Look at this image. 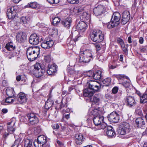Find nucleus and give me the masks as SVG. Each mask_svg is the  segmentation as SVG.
<instances>
[{
  "label": "nucleus",
  "instance_id": "f257e3e1",
  "mask_svg": "<svg viewBox=\"0 0 147 147\" xmlns=\"http://www.w3.org/2000/svg\"><path fill=\"white\" fill-rule=\"evenodd\" d=\"M97 82L95 81H90L87 83V88L83 91V95L85 97H90L94 93L98 91L100 89L99 86L96 84Z\"/></svg>",
  "mask_w": 147,
  "mask_h": 147
},
{
  "label": "nucleus",
  "instance_id": "f03ea898",
  "mask_svg": "<svg viewBox=\"0 0 147 147\" xmlns=\"http://www.w3.org/2000/svg\"><path fill=\"white\" fill-rule=\"evenodd\" d=\"M131 129L130 125L128 123L124 122L118 128L117 130V133L119 134L125 135L126 138H129L133 136L130 133Z\"/></svg>",
  "mask_w": 147,
  "mask_h": 147
},
{
  "label": "nucleus",
  "instance_id": "7ed1b4c3",
  "mask_svg": "<svg viewBox=\"0 0 147 147\" xmlns=\"http://www.w3.org/2000/svg\"><path fill=\"white\" fill-rule=\"evenodd\" d=\"M39 48L37 46L30 47L27 50V57L30 61H33L38 57L40 53Z\"/></svg>",
  "mask_w": 147,
  "mask_h": 147
},
{
  "label": "nucleus",
  "instance_id": "20e7f679",
  "mask_svg": "<svg viewBox=\"0 0 147 147\" xmlns=\"http://www.w3.org/2000/svg\"><path fill=\"white\" fill-rule=\"evenodd\" d=\"M80 62L88 63L92 59L93 55L90 50H85L84 51H80Z\"/></svg>",
  "mask_w": 147,
  "mask_h": 147
},
{
  "label": "nucleus",
  "instance_id": "39448f33",
  "mask_svg": "<svg viewBox=\"0 0 147 147\" xmlns=\"http://www.w3.org/2000/svg\"><path fill=\"white\" fill-rule=\"evenodd\" d=\"M91 39L97 43L102 42L104 39V36L102 31L99 30H95L90 33Z\"/></svg>",
  "mask_w": 147,
  "mask_h": 147
},
{
  "label": "nucleus",
  "instance_id": "423d86ee",
  "mask_svg": "<svg viewBox=\"0 0 147 147\" xmlns=\"http://www.w3.org/2000/svg\"><path fill=\"white\" fill-rule=\"evenodd\" d=\"M120 15L118 13L113 14L112 17L111 21L109 22L107 24L108 28L111 29L118 26L119 24Z\"/></svg>",
  "mask_w": 147,
  "mask_h": 147
},
{
  "label": "nucleus",
  "instance_id": "0eeeda50",
  "mask_svg": "<svg viewBox=\"0 0 147 147\" xmlns=\"http://www.w3.org/2000/svg\"><path fill=\"white\" fill-rule=\"evenodd\" d=\"M45 73L44 67H41L40 63H36L34 65L33 73L36 78L43 76Z\"/></svg>",
  "mask_w": 147,
  "mask_h": 147
},
{
  "label": "nucleus",
  "instance_id": "6e6552de",
  "mask_svg": "<svg viewBox=\"0 0 147 147\" xmlns=\"http://www.w3.org/2000/svg\"><path fill=\"white\" fill-rule=\"evenodd\" d=\"M47 142V137L44 135H41L38 137L37 140L34 141V144L35 147H43Z\"/></svg>",
  "mask_w": 147,
  "mask_h": 147
},
{
  "label": "nucleus",
  "instance_id": "1a4fd4ad",
  "mask_svg": "<svg viewBox=\"0 0 147 147\" xmlns=\"http://www.w3.org/2000/svg\"><path fill=\"white\" fill-rule=\"evenodd\" d=\"M104 117L101 115H98L94 117L93 121L96 126L100 125L101 129L106 128L107 125L103 122Z\"/></svg>",
  "mask_w": 147,
  "mask_h": 147
},
{
  "label": "nucleus",
  "instance_id": "9d476101",
  "mask_svg": "<svg viewBox=\"0 0 147 147\" xmlns=\"http://www.w3.org/2000/svg\"><path fill=\"white\" fill-rule=\"evenodd\" d=\"M117 77L119 81L123 80L122 84L126 88H128L131 85V81L128 77L124 75L119 74L117 75Z\"/></svg>",
  "mask_w": 147,
  "mask_h": 147
},
{
  "label": "nucleus",
  "instance_id": "9b49d317",
  "mask_svg": "<svg viewBox=\"0 0 147 147\" xmlns=\"http://www.w3.org/2000/svg\"><path fill=\"white\" fill-rule=\"evenodd\" d=\"M16 98L17 103L20 104H23L26 103L28 99L26 94L22 92L19 93L16 97Z\"/></svg>",
  "mask_w": 147,
  "mask_h": 147
},
{
  "label": "nucleus",
  "instance_id": "f8f14e48",
  "mask_svg": "<svg viewBox=\"0 0 147 147\" xmlns=\"http://www.w3.org/2000/svg\"><path fill=\"white\" fill-rule=\"evenodd\" d=\"M85 139L83 135L81 134H76L74 137V142L76 144L80 145L82 144Z\"/></svg>",
  "mask_w": 147,
  "mask_h": 147
},
{
  "label": "nucleus",
  "instance_id": "ddd939ff",
  "mask_svg": "<svg viewBox=\"0 0 147 147\" xmlns=\"http://www.w3.org/2000/svg\"><path fill=\"white\" fill-rule=\"evenodd\" d=\"M105 11L104 7L101 5H98L93 9L94 13L96 16L104 15Z\"/></svg>",
  "mask_w": 147,
  "mask_h": 147
},
{
  "label": "nucleus",
  "instance_id": "4468645a",
  "mask_svg": "<svg viewBox=\"0 0 147 147\" xmlns=\"http://www.w3.org/2000/svg\"><path fill=\"white\" fill-rule=\"evenodd\" d=\"M108 118L109 121L114 123L118 122L119 120V116L115 111L109 115Z\"/></svg>",
  "mask_w": 147,
  "mask_h": 147
},
{
  "label": "nucleus",
  "instance_id": "2eb2a0df",
  "mask_svg": "<svg viewBox=\"0 0 147 147\" xmlns=\"http://www.w3.org/2000/svg\"><path fill=\"white\" fill-rule=\"evenodd\" d=\"M126 104L129 107H132L136 105V102L133 96L127 95L125 98Z\"/></svg>",
  "mask_w": 147,
  "mask_h": 147
},
{
  "label": "nucleus",
  "instance_id": "dca6fc26",
  "mask_svg": "<svg viewBox=\"0 0 147 147\" xmlns=\"http://www.w3.org/2000/svg\"><path fill=\"white\" fill-rule=\"evenodd\" d=\"M7 14L9 19L13 18L16 15V10H15L13 7H7Z\"/></svg>",
  "mask_w": 147,
  "mask_h": 147
},
{
  "label": "nucleus",
  "instance_id": "f3484780",
  "mask_svg": "<svg viewBox=\"0 0 147 147\" xmlns=\"http://www.w3.org/2000/svg\"><path fill=\"white\" fill-rule=\"evenodd\" d=\"M16 38V40L18 42L23 43L26 41V36L25 33L21 32L17 33Z\"/></svg>",
  "mask_w": 147,
  "mask_h": 147
},
{
  "label": "nucleus",
  "instance_id": "a211bd4d",
  "mask_svg": "<svg viewBox=\"0 0 147 147\" xmlns=\"http://www.w3.org/2000/svg\"><path fill=\"white\" fill-rule=\"evenodd\" d=\"M61 23L64 27L67 29H69L72 23V18L70 17H67L62 21Z\"/></svg>",
  "mask_w": 147,
  "mask_h": 147
},
{
  "label": "nucleus",
  "instance_id": "6ab92c4d",
  "mask_svg": "<svg viewBox=\"0 0 147 147\" xmlns=\"http://www.w3.org/2000/svg\"><path fill=\"white\" fill-rule=\"evenodd\" d=\"M91 74V75H88V76L92 77L94 79L96 80H100L102 77V72L100 70H97L95 72H93L92 71L90 72Z\"/></svg>",
  "mask_w": 147,
  "mask_h": 147
},
{
  "label": "nucleus",
  "instance_id": "aec40b11",
  "mask_svg": "<svg viewBox=\"0 0 147 147\" xmlns=\"http://www.w3.org/2000/svg\"><path fill=\"white\" fill-rule=\"evenodd\" d=\"M29 42L31 45H36L39 43L38 37L36 34H32L29 37Z\"/></svg>",
  "mask_w": 147,
  "mask_h": 147
},
{
  "label": "nucleus",
  "instance_id": "412c9836",
  "mask_svg": "<svg viewBox=\"0 0 147 147\" xmlns=\"http://www.w3.org/2000/svg\"><path fill=\"white\" fill-rule=\"evenodd\" d=\"M130 17V12L128 11H125L123 13L122 19L121 20V23L125 24L129 20Z\"/></svg>",
  "mask_w": 147,
  "mask_h": 147
},
{
  "label": "nucleus",
  "instance_id": "4be33fe9",
  "mask_svg": "<svg viewBox=\"0 0 147 147\" xmlns=\"http://www.w3.org/2000/svg\"><path fill=\"white\" fill-rule=\"evenodd\" d=\"M28 117L31 125H34L38 122V117L34 113H30Z\"/></svg>",
  "mask_w": 147,
  "mask_h": 147
},
{
  "label": "nucleus",
  "instance_id": "5701e85b",
  "mask_svg": "<svg viewBox=\"0 0 147 147\" xmlns=\"http://www.w3.org/2000/svg\"><path fill=\"white\" fill-rule=\"evenodd\" d=\"M57 65L55 64L49 65L48 69L47 70V73L49 75L53 74L57 71Z\"/></svg>",
  "mask_w": 147,
  "mask_h": 147
},
{
  "label": "nucleus",
  "instance_id": "b1692460",
  "mask_svg": "<svg viewBox=\"0 0 147 147\" xmlns=\"http://www.w3.org/2000/svg\"><path fill=\"white\" fill-rule=\"evenodd\" d=\"M81 14L80 15V18L87 23H90L91 20L90 14L84 11H83L82 13H81Z\"/></svg>",
  "mask_w": 147,
  "mask_h": 147
},
{
  "label": "nucleus",
  "instance_id": "393cba45",
  "mask_svg": "<svg viewBox=\"0 0 147 147\" xmlns=\"http://www.w3.org/2000/svg\"><path fill=\"white\" fill-rule=\"evenodd\" d=\"M138 94L140 96V102L141 103L144 104L147 102V88L142 95L140 93Z\"/></svg>",
  "mask_w": 147,
  "mask_h": 147
},
{
  "label": "nucleus",
  "instance_id": "a878e982",
  "mask_svg": "<svg viewBox=\"0 0 147 147\" xmlns=\"http://www.w3.org/2000/svg\"><path fill=\"white\" fill-rule=\"evenodd\" d=\"M17 103V102L16 101V97H9L7 98L5 100V101H3L1 102V104L4 105H6V103Z\"/></svg>",
  "mask_w": 147,
  "mask_h": 147
},
{
  "label": "nucleus",
  "instance_id": "bb28decb",
  "mask_svg": "<svg viewBox=\"0 0 147 147\" xmlns=\"http://www.w3.org/2000/svg\"><path fill=\"white\" fill-rule=\"evenodd\" d=\"M15 122H12L11 121V122L7 123V130L10 134L13 133L15 130Z\"/></svg>",
  "mask_w": 147,
  "mask_h": 147
},
{
  "label": "nucleus",
  "instance_id": "cd10ccee",
  "mask_svg": "<svg viewBox=\"0 0 147 147\" xmlns=\"http://www.w3.org/2000/svg\"><path fill=\"white\" fill-rule=\"evenodd\" d=\"M86 22L84 21L79 22L77 26V29L79 30H82L83 31H84L87 25Z\"/></svg>",
  "mask_w": 147,
  "mask_h": 147
},
{
  "label": "nucleus",
  "instance_id": "c85d7f7f",
  "mask_svg": "<svg viewBox=\"0 0 147 147\" xmlns=\"http://www.w3.org/2000/svg\"><path fill=\"white\" fill-rule=\"evenodd\" d=\"M107 131L106 134L107 135L109 136L113 137L116 135V133L113 127L110 126H106Z\"/></svg>",
  "mask_w": 147,
  "mask_h": 147
},
{
  "label": "nucleus",
  "instance_id": "c756f323",
  "mask_svg": "<svg viewBox=\"0 0 147 147\" xmlns=\"http://www.w3.org/2000/svg\"><path fill=\"white\" fill-rule=\"evenodd\" d=\"M136 123L137 127L140 128L143 127L145 124V121L141 117L137 118L136 120Z\"/></svg>",
  "mask_w": 147,
  "mask_h": 147
},
{
  "label": "nucleus",
  "instance_id": "7c9ffc66",
  "mask_svg": "<svg viewBox=\"0 0 147 147\" xmlns=\"http://www.w3.org/2000/svg\"><path fill=\"white\" fill-rule=\"evenodd\" d=\"M6 93L7 95L9 97H16L14 96V89L9 87H8L6 90Z\"/></svg>",
  "mask_w": 147,
  "mask_h": 147
},
{
  "label": "nucleus",
  "instance_id": "2f4dec72",
  "mask_svg": "<svg viewBox=\"0 0 147 147\" xmlns=\"http://www.w3.org/2000/svg\"><path fill=\"white\" fill-rule=\"evenodd\" d=\"M98 107L95 108L94 109H92V110L89 113V114L91 116H93V117H95L99 115V112L100 111L98 110Z\"/></svg>",
  "mask_w": 147,
  "mask_h": 147
},
{
  "label": "nucleus",
  "instance_id": "473e14b6",
  "mask_svg": "<svg viewBox=\"0 0 147 147\" xmlns=\"http://www.w3.org/2000/svg\"><path fill=\"white\" fill-rule=\"evenodd\" d=\"M54 102L51 99H48L45 102V108L47 110L49 109L52 106Z\"/></svg>",
  "mask_w": 147,
  "mask_h": 147
},
{
  "label": "nucleus",
  "instance_id": "72a5a7b5",
  "mask_svg": "<svg viewBox=\"0 0 147 147\" xmlns=\"http://www.w3.org/2000/svg\"><path fill=\"white\" fill-rule=\"evenodd\" d=\"M5 47L9 51H12L15 48V46L12 42H10L6 44Z\"/></svg>",
  "mask_w": 147,
  "mask_h": 147
},
{
  "label": "nucleus",
  "instance_id": "f704fd0d",
  "mask_svg": "<svg viewBox=\"0 0 147 147\" xmlns=\"http://www.w3.org/2000/svg\"><path fill=\"white\" fill-rule=\"evenodd\" d=\"M38 4L35 2H31L28 3V4L25 6V8H30L32 9H35L36 7Z\"/></svg>",
  "mask_w": 147,
  "mask_h": 147
},
{
  "label": "nucleus",
  "instance_id": "c9c22d12",
  "mask_svg": "<svg viewBox=\"0 0 147 147\" xmlns=\"http://www.w3.org/2000/svg\"><path fill=\"white\" fill-rule=\"evenodd\" d=\"M24 147H31L32 145V141L28 139L24 140Z\"/></svg>",
  "mask_w": 147,
  "mask_h": 147
},
{
  "label": "nucleus",
  "instance_id": "e433bc0d",
  "mask_svg": "<svg viewBox=\"0 0 147 147\" xmlns=\"http://www.w3.org/2000/svg\"><path fill=\"white\" fill-rule=\"evenodd\" d=\"M100 100L99 97L98 96L97 94H95L93 97V99L92 100V107H94V103L96 104Z\"/></svg>",
  "mask_w": 147,
  "mask_h": 147
},
{
  "label": "nucleus",
  "instance_id": "4c0bfd02",
  "mask_svg": "<svg viewBox=\"0 0 147 147\" xmlns=\"http://www.w3.org/2000/svg\"><path fill=\"white\" fill-rule=\"evenodd\" d=\"M111 79L110 78H107L102 81V83L103 84V86H108L110 84Z\"/></svg>",
  "mask_w": 147,
  "mask_h": 147
},
{
  "label": "nucleus",
  "instance_id": "58836bf2",
  "mask_svg": "<svg viewBox=\"0 0 147 147\" xmlns=\"http://www.w3.org/2000/svg\"><path fill=\"white\" fill-rule=\"evenodd\" d=\"M74 11L76 13H78L77 15H80L81 13H82L84 11L82 7H76L74 8Z\"/></svg>",
  "mask_w": 147,
  "mask_h": 147
},
{
  "label": "nucleus",
  "instance_id": "ea45409f",
  "mask_svg": "<svg viewBox=\"0 0 147 147\" xmlns=\"http://www.w3.org/2000/svg\"><path fill=\"white\" fill-rule=\"evenodd\" d=\"M41 47L45 49H48L52 47V42H50L49 44L47 45L46 42H43L41 43Z\"/></svg>",
  "mask_w": 147,
  "mask_h": 147
},
{
  "label": "nucleus",
  "instance_id": "a19ab883",
  "mask_svg": "<svg viewBox=\"0 0 147 147\" xmlns=\"http://www.w3.org/2000/svg\"><path fill=\"white\" fill-rule=\"evenodd\" d=\"M30 18L28 17L22 16L20 18V21L23 23L25 24L28 23L29 21Z\"/></svg>",
  "mask_w": 147,
  "mask_h": 147
},
{
  "label": "nucleus",
  "instance_id": "79ce46f5",
  "mask_svg": "<svg viewBox=\"0 0 147 147\" xmlns=\"http://www.w3.org/2000/svg\"><path fill=\"white\" fill-rule=\"evenodd\" d=\"M21 140L20 138H18L16 140L13 144L12 145V147H18L19 145Z\"/></svg>",
  "mask_w": 147,
  "mask_h": 147
},
{
  "label": "nucleus",
  "instance_id": "37998d69",
  "mask_svg": "<svg viewBox=\"0 0 147 147\" xmlns=\"http://www.w3.org/2000/svg\"><path fill=\"white\" fill-rule=\"evenodd\" d=\"M60 20L58 17H56L53 19V23L54 25H57L60 22Z\"/></svg>",
  "mask_w": 147,
  "mask_h": 147
},
{
  "label": "nucleus",
  "instance_id": "c03bdc74",
  "mask_svg": "<svg viewBox=\"0 0 147 147\" xmlns=\"http://www.w3.org/2000/svg\"><path fill=\"white\" fill-rule=\"evenodd\" d=\"M43 42H46L47 45H48V44H49L50 42L51 43V42H52V46H53L54 43L53 40L48 38H46L45 40Z\"/></svg>",
  "mask_w": 147,
  "mask_h": 147
},
{
  "label": "nucleus",
  "instance_id": "a18cd8bd",
  "mask_svg": "<svg viewBox=\"0 0 147 147\" xmlns=\"http://www.w3.org/2000/svg\"><path fill=\"white\" fill-rule=\"evenodd\" d=\"M44 60L46 62L48 63L51 62V59L50 55H48L45 56Z\"/></svg>",
  "mask_w": 147,
  "mask_h": 147
},
{
  "label": "nucleus",
  "instance_id": "49530a36",
  "mask_svg": "<svg viewBox=\"0 0 147 147\" xmlns=\"http://www.w3.org/2000/svg\"><path fill=\"white\" fill-rule=\"evenodd\" d=\"M49 3L50 4H57L59 2V0H47Z\"/></svg>",
  "mask_w": 147,
  "mask_h": 147
},
{
  "label": "nucleus",
  "instance_id": "de8ad7c7",
  "mask_svg": "<svg viewBox=\"0 0 147 147\" xmlns=\"http://www.w3.org/2000/svg\"><path fill=\"white\" fill-rule=\"evenodd\" d=\"M135 113L136 114L140 116H141L142 115V111L140 109H136L135 111Z\"/></svg>",
  "mask_w": 147,
  "mask_h": 147
},
{
  "label": "nucleus",
  "instance_id": "09e8293b",
  "mask_svg": "<svg viewBox=\"0 0 147 147\" xmlns=\"http://www.w3.org/2000/svg\"><path fill=\"white\" fill-rule=\"evenodd\" d=\"M68 2L70 4H77L79 3L78 0H67Z\"/></svg>",
  "mask_w": 147,
  "mask_h": 147
},
{
  "label": "nucleus",
  "instance_id": "8fccbe9b",
  "mask_svg": "<svg viewBox=\"0 0 147 147\" xmlns=\"http://www.w3.org/2000/svg\"><path fill=\"white\" fill-rule=\"evenodd\" d=\"M51 126L53 129H57L59 127V126L58 123L53 124Z\"/></svg>",
  "mask_w": 147,
  "mask_h": 147
},
{
  "label": "nucleus",
  "instance_id": "3c124183",
  "mask_svg": "<svg viewBox=\"0 0 147 147\" xmlns=\"http://www.w3.org/2000/svg\"><path fill=\"white\" fill-rule=\"evenodd\" d=\"M118 88L117 87H114L112 89V91L113 93L115 94L117 93L118 91Z\"/></svg>",
  "mask_w": 147,
  "mask_h": 147
},
{
  "label": "nucleus",
  "instance_id": "603ef678",
  "mask_svg": "<svg viewBox=\"0 0 147 147\" xmlns=\"http://www.w3.org/2000/svg\"><path fill=\"white\" fill-rule=\"evenodd\" d=\"M67 107V105H66V103H65V104H63L62 101H61V105H60V109H61V108L65 107Z\"/></svg>",
  "mask_w": 147,
  "mask_h": 147
},
{
  "label": "nucleus",
  "instance_id": "864d4df0",
  "mask_svg": "<svg viewBox=\"0 0 147 147\" xmlns=\"http://www.w3.org/2000/svg\"><path fill=\"white\" fill-rule=\"evenodd\" d=\"M70 111V110L69 109H63L62 111V112L63 114H65L66 113H68Z\"/></svg>",
  "mask_w": 147,
  "mask_h": 147
},
{
  "label": "nucleus",
  "instance_id": "5fc2aeb1",
  "mask_svg": "<svg viewBox=\"0 0 147 147\" xmlns=\"http://www.w3.org/2000/svg\"><path fill=\"white\" fill-rule=\"evenodd\" d=\"M95 46L97 51H99L101 47H100V46L99 44H96L95 45Z\"/></svg>",
  "mask_w": 147,
  "mask_h": 147
},
{
  "label": "nucleus",
  "instance_id": "6e6d98bb",
  "mask_svg": "<svg viewBox=\"0 0 147 147\" xmlns=\"http://www.w3.org/2000/svg\"><path fill=\"white\" fill-rule=\"evenodd\" d=\"M63 118H65L67 120H68L69 118V113L67 114V115H64V114H63Z\"/></svg>",
  "mask_w": 147,
  "mask_h": 147
},
{
  "label": "nucleus",
  "instance_id": "4d7b16f0",
  "mask_svg": "<svg viewBox=\"0 0 147 147\" xmlns=\"http://www.w3.org/2000/svg\"><path fill=\"white\" fill-rule=\"evenodd\" d=\"M140 51L142 52H145L147 51V49L145 47H142L140 48Z\"/></svg>",
  "mask_w": 147,
  "mask_h": 147
},
{
  "label": "nucleus",
  "instance_id": "13d9d810",
  "mask_svg": "<svg viewBox=\"0 0 147 147\" xmlns=\"http://www.w3.org/2000/svg\"><path fill=\"white\" fill-rule=\"evenodd\" d=\"M138 3V0H134V3L132 5V7L135 8L136 7V5Z\"/></svg>",
  "mask_w": 147,
  "mask_h": 147
},
{
  "label": "nucleus",
  "instance_id": "bf43d9fd",
  "mask_svg": "<svg viewBox=\"0 0 147 147\" xmlns=\"http://www.w3.org/2000/svg\"><path fill=\"white\" fill-rule=\"evenodd\" d=\"M139 42L140 43L142 44L143 43L144 39L142 37H141L139 39Z\"/></svg>",
  "mask_w": 147,
  "mask_h": 147
},
{
  "label": "nucleus",
  "instance_id": "052dcab7",
  "mask_svg": "<svg viewBox=\"0 0 147 147\" xmlns=\"http://www.w3.org/2000/svg\"><path fill=\"white\" fill-rule=\"evenodd\" d=\"M121 48H125V44L124 43L123 41L121 43H120Z\"/></svg>",
  "mask_w": 147,
  "mask_h": 147
},
{
  "label": "nucleus",
  "instance_id": "680f3d73",
  "mask_svg": "<svg viewBox=\"0 0 147 147\" xmlns=\"http://www.w3.org/2000/svg\"><path fill=\"white\" fill-rule=\"evenodd\" d=\"M2 112L3 113H6L8 112V110L6 109H3L2 110Z\"/></svg>",
  "mask_w": 147,
  "mask_h": 147
},
{
  "label": "nucleus",
  "instance_id": "e2e57ef3",
  "mask_svg": "<svg viewBox=\"0 0 147 147\" xmlns=\"http://www.w3.org/2000/svg\"><path fill=\"white\" fill-rule=\"evenodd\" d=\"M117 42L118 43H119V44H120L121 43V42H123V40L121 38H119L117 39Z\"/></svg>",
  "mask_w": 147,
  "mask_h": 147
},
{
  "label": "nucleus",
  "instance_id": "0e129e2a",
  "mask_svg": "<svg viewBox=\"0 0 147 147\" xmlns=\"http://www.w3.org/2000/svg\"><path fill=\"white\" fill-rule=\"evenodd\" d=\"M128 42L129 43L132 42L131 38L130 36H129L128 38Z\"/></svg>",
  "mask_w": 147,
  "mask_h": 147
},
{
  "label": "nucleus",
  "instance_id": "69168bd1",
  "mask_svg": "<svg viewBox=\"0 0 147 147\" xmlns=\"http://www.w3.org/2000/svg\"><path fill=\"white\" fill-rule=\"evenodd\" d=\"M123 55H120L119 60L121 61H123Z\"/></svg>",
  "mask_w": 147,
  "mask_h": 147
},
{
  "label": "nucleus",
  "instance_id": "338daca9",
  "mask_svg": "<svg viewBox=\"0 0 147 147\" xmlns=\"http://www.w3.org/2000/svg\"><path fill=\"white\" fill-rule=\"evenodd\" d=\"M21 76H17L16 79L18 81H19L21 80Z\"/></svg>",
  "mask_w": 147,
  "mask_h": 147
},
{
  "label": "nucleus",
  "instance_id": "774afa93",
  "mask_svg": "<svg viewBox=\"0 0 147 147\" xmlns=\"http://www.w3.org/2000/svg\"><path fill=\"white\" fill-rule=\"evenodd\" d=\"M22 0H12L15 3H18Z\"/></svg>",
  "mask_w": 147,
  "mask_h": 147
}]
</instances>
